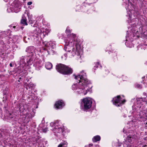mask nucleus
<instances>
[{"label": "nucleus", "mask_w": 147, "mask_h": 147, "mask_svg": "<svg viewBox=\"0 0 147 147\" xmlns=\"http://www.w3.org/2000/svg\"><path fill=\"white\" fill-rule=\"evenodd\" d=\"M76 35L73 34L68 35L66 39L65 40V45L64 50L68 52L67 54L69 57H72L76 55L78 56V58H80V55L82 51L80 46L78 44L76 40Z\"/></svg>", "instance_id": "obj_1"}, {"label": "nucleus", "mask_w": 147, "mask_h": 147, "mask_svg": "<svg viewBox=\"0 0 147 147\" xmlns=\"http://www.w3.org/2000/svg\"><path fill=\"white\" fill-rule=\"evenodd\" d=\"M76 80L78 83L72 85V90L78 94L86 95L89 91V82L86 79H81L80 76L76 77Z\"/></svg>", "instance_id": "obj_2"}, {"label": "nucleus", "mask_w": 147, "mask_h": 147, "mask_svg": "<svg viewBox=\"0 0 147 147\" xmlns=\"http://www.w3.org/2000/svg\"><path fill=\"white\" fill-rule=\"evenodd\" d=\"M56 69L59 72L64 75L69 74L72 73V70L71 68L61 64L57 65Z\"/></svg>", "instance_id": "obj_3"}, {"label": "nucleus", "mask_w": 147, "mask_h": 147, "mask_svg": "<svg viewBox=\"0 0 147 147\" xmlns=\"http://www.w3.org/2000/svg\"><path fill=\"white\" fill-rule=\"evenodd\" d=\"M92 101L91 98L88 97L83 99L81 103V109L84 111L89 109L92 106Z\"/></svg>", "instance_id": "obj_4"}, {"label": "nucleus", "mask_w": 147, "mask_h": 147, "mask_svg": "<svg viewBox=\"0 0 147 147\" xmlns=\"http://www.w3.org/2000/svg\"><path fill=\"white\" fill-rule=\"evenodd\" d=\"M50 125L52 128L51 129L55 133L62 132L63 131L62 127V124L60 121H57L55 122H51Z\"/></svg>", "instance_id": "obj_5"}, {"label": "nucleus", "mask_w": 147, "mask_h": 147, "mask_svg": "<svg viewBox=\"0 0 147 147\" xmlns=\"http://www.w3.org/2000/svg\"><path fill=\"white\" fill-rule=\"evenodd\" d=\"M20 8V5L18 2L17 1H15L12 3L9 8L7 9V11L9 12L13 11L17 12L19 11Z\"/></svg>", "instance_id": "obj_6"}, {"label": "nucleus", "mask_w": 147, "mask_h": 147, "mask_svg": "<svg viewBox=\"0 0 147 147\" xmlns=\"http://www.w3.org/2000/svg\"><path fill=\"white\" fill-rule=\"evenodd\" d=\"M50 30L49 29L46 28L45 29L42 27L41 26L39 27L38 25V27L36 29L35 33L37 35L42 34L43 36L47 35L49 32Z\"/></svg>", "instance_id": "obj_7"}, {"label": "nucleus", "mask_w": 147, "mask_h": 147, "mask_svg": "<svg viewBox=\"0 0 147 147\" xmlns=\"http://www.w3.org/2000/svg\"><path fill=\"white\" fill-rule=\"evenodd\" d=\"M136 136L134 135L128 136L126 140L124 142L123 146L127 147H136L131 145L130 142L133 140H134L136 138Z\"/></svg>", "instance_id": "obj_8"}, {"label": "nucleus", "mask_w": 147, "mask_h": 147, "mask_svg": "<svg viewBox=\"0 0 147 147\" xmlns=\"http://www.w3.org/2000/svg\"><path fill=\"white\" fill-rule=\"evenodd\" d=\"M113 104L117 106H119L123 104L125 101L124 99H122L120 96H118L116 97H114L113 99Z\"/></svg>", "instance_id": "obj_9"}, {"label": "nucleus", "mask_w": 147, "mask_h": 147, "mask_svg": "<svg viewBox=\"0 0 147 147\" xmlns=\"http://www.w3.org/2000/svg\"><path fill=\"white\" fill-rule=\"evenodd\" d=\"M64 103L62 100H59L56 102L55 105V107L57 109L62 108L64 106Z\"/></svg>", "instance_id": "obj_10"}, {"label": "nucleus", "mask_w": 147, "mask_h": 147, "mask_svg": "<svg viewBox=\"0 0 147 147\" xmlns=\"http://www.w3.org/2000/svg\"><path fill=\"white\" fill-rule=\"evenodd\" d=\"M146 101V98L143 99L142 98H138L137 99L136 104L137 107L138 108H140L142 105V103L145 102Z\"/></svg>", "instance_id": "obj_11"}, {"label": "nucleus", "mask_w": 147, "mask_h": 147, "mask_svg": "<svg viewBox=\"0 0 147 147\" xmlns=\"http://www.w3.org/2000/svg\"><path fill=\"white\" fill-rule=\"evenodd\" d=\"M26 51L29 54L31 53L30 56L32 55L34 53V48L33 47H30L27 48Z\"/></svg>", "instance_id": "obj_12"}, {"label": "nucleus", "mask_w": 147, "mask_h": 147, "mask_svg": "<svg viewBox=\"0 0 147 147\" xmlns=\"http://www.w3.org/2000/svg\"><path fill=\"white\" fill-rule=\"evenodd\" d=\"M74 76H75V78L76 79V77H77L78 76H80V78L81 79H86L88 81V80L85 78L86 75V73L84 72L83 71H82L80 72V74L77 76H76L75 75H74Z\"/></svg>", "instance_id": "obj_13"}, {"label": "nucleus", "mask_w": 147, "mask_h": 147, "mask_svg": "<svg viewBox=\"0 0 147 147\" xmlns=\"http://www.w3.org/2000/svg\"><path fill=\"white\" fill-rule=\"evenodd\" d=\"M130 36H129V35H127L126 36V41H132L133 40V38L134 37V34H133L131 35V34H130Z\"/></svg>", "instance_id": "obj_14"}, {"label": "nucleus", "mask_w": 147, "mask_h": 147, "mask_svg": "<svg viewBox=\"0 0 147 147\" xmlns=\"http://www.w3.org/2000/svg\"><path fill=\"white\" fill-rule=\"evenodd\" d=\"M45 67L48 69H51L52 67V64L50 62H47L45 64Z\"/></svg>", "instance_id": "obj_15"}, {"label": "nucleus", "mask_w": 147, "mask_h": 147, "mask_svg": "<svg viewBox=\"0 0 147 147\" xmlns=\"http://www.w3.org/2000/svg\"><path fill=\"white\" fill-rule=\"evenodd\" d=\"M67 142L63 141L59 144L58 147H66L67 146Z\"/></svg>", "instance_id": "obj_16"}, {"label": "nucleus", "mask_w": 147, "mask_h": 147, "mask_svg": "<svg viewBox=\"0 0 147 147\" xmlns=\"http://www.w3.org/2000/svg\"><path fill=\"white\" fill-rule=\"evenodd\" d=\"M100 140V137L99 136H96L94 137L92 139L93 141L95 142L99 141Z\"/></svg>", "instance_id": "obj_17"}, {"label": "nucleus", "mask_w": 147, "mask_h": 147, "mask_svg": "<svg viewBox=\"0 0 147 147\" xmlns=\"http://www.w3.org/2000/svg\"><path fill=\"white\" fill-rule=\"evenodd\" d=\"M26 19H22L21 20V23L24 24H25L26 25H27V24L26 22Z\"/></svg>", "instance_id": "obj_18"}, {"label": "nucleus", "mask_w": 147, "mask_h": 147, "mask_svg": "<svg viewBox=\"0 0 147 147\" xmlns=\"http://www.w3.org/2000/svg\"><path fill=\"white\" fill-rule=\"evenodd\" d=\"M31 58L30 57H28V58L27 59L26 62H27V63L28 64H30V62H31Z\"/></svg>", "instance_id": "obj_19"}, {"label": "nucleus", "mask_w": 147, "mask_h": 147, "mask_svg": "<svg viewBox=\"0 0 147 147\" xmlns=\"http://www.w3.org/2000/svg\"><path fill=\"white\" fill-rule=\"evenodd\" d=\"M144 117H146L147 118V111H144Z\"/></svg>", "instance_id": "obj_20"}, {"label": "nucleus", "mask_w": 147, "mask_h": 147, "mask_svg": "<svg viewBox=\"0 0 147 147\" xmlns=\"http://www.w3.org/2000/svg\"><path fill=\"white\" fill-rule=\"evenodd\" d=\"M143 114H144V111L140 112V115L141 117H144Z\"/></svg>", "instance_id": "obj_21"}, {"label": "nucleus", "mask_w": 147, "mask_h": 147, "mask_svg": "<svg viewBox=\"0 0 147 147\" xmlns=\"http://www.w3.org/2000/svg\"><path fill=\"white\" fill-rule=\"evenodd\" d=\"M13 114L9 113V115L8 116V118L9 119L10 118H13Z\"/></svg>", "instance_id": "obj_22"}, {"label": "nucleus", "mask_w": 147, "mask_h": 147, "mask_svg": "<svg viewBox=\"0 0 147 147\" xmlns=\"http://www.w3.org/2000/svg\"><path fill=\"white\" fill-rule=\"evenodd\" d=\"M67 57V54H65L63 56H61V58L64 59H66Z\"/></svg>", "instance_id": "obj_23"}, {"label": "nucleus", "mask_w": 147, "mask_h": 147, "mask_svg": "<svg viewBox=\"0 0 147 147\" xmlns=\"http://www.w3.org/2000/svg\"><path fill=\"white\" fill-rule=\"evenodd\" d=\"M136 87L138 88H142V86L140 85L137 84L136 85Z\"/></svg>", "instance_id": "obj_24"}, {"label": "nucleus", "mask_w": 147, "mask_h": 147, "mask_svg": "<svg viewBox=\"0 0 147 147\" xmlns=\"http://www.w3.org/2000/svg\"><path fill=\"white\" fill-rule=\"evenodd\" d=\"M144 83L146 84L147 85H146L145 86H147V76H146V78H145V80L144 81Z\"/></svg>", "instance_id": "obj_25"}, {"label": "nucleus", "mask_w": 147, "mask_h": 147, "mask_svg": "<svg viewBox=\"0 0 147 147\" xmlns=\"http://www.w3.org/2000/svg\"><path fill=\"white\" fill-rule=\"evenodd\" d=\"M66 32H71V30L69 29L68 28H67L66 30Z\"/></svg>", "instance_id": "obj_26"}, {"label": "nucleus", "mask_w": 147, "mask_h": 147, "mask_svg": "<svg viewBox=\"0 0 147 147\" xmlns=\"http://www.w3.org/2000/svg\"><path fill=\"white\" fill-rule=\"evenodd\" d=\"M47 129L45 128V129H43L42 131H43V132H46L47 131Z\"/></svg>", "instance_id": "obj_27"}, {"label": "nucleus", "mask_w": 147, "mask_h": 147, "mask_svg": "<svg viewBox=\"0 0 147 147\" xmlns=\"http://www.w3.org/2000/svg\"><path fill=\"white\" fill-rule=\"evenodd\" d=\"M32 2H31V1H30V2H28V3H27V4H28V5H30L31 4H32Z\"/></svg>", "instance_id": "obj_28"}, {"label": "nucleus", "mask_w": 147, "mask_h": 147, "mask_svg": "<svg viewBox=\"0 0 147 147\" xmlns=\"http://www.w3.org/2000/svg\"><path fill=\"white\" fill-rule=\"evenodd\" d=\"M44 44H45V46L46 47H48V45L47 44H47V42H45L44 43Z\"/></svg>", "instance_id": "obj_29"}, {"label": "nucleus", "mask_w": 147, "mask_h": 147, "mask_svg": "<svg viewBox=\"0 0 147 147\" xmlns=\"http://www.w3.org/2000/svg\"><path fill=\"white\" fill-rule=\"evenodd\" d=\"M118 146H121V144H120V143L119 142H118Z\"/></svg>", "instance_id": "obj_30"}, {"label": "nucleus", "mask_w": 147, "mask_h": 147, "mask_svg": "<svg viewBox=\"0 0 147 147\" xmlns=\"http://www.w3.org/2000/svg\"><path fill=\"white\" fill-rule=\"evenodd\" d=\"M9 65L10 67H12L13 66L12 64L11 63H10L9 64Z\"/></svg>", "instance_id": "obj_31"}, {"label": "nucleus", "mask_w": 147, "mask_h": 147, "mask_svg": "<svg viewBox=\"0 0 147 147\" xmlns=\"http://www.w3.org/2000/svg\"><path fill=\"white\" fill-rule=\"evenodd\" d=\"M145 126L146 127H147V122L145 124Z\"/></svg>", "instance_id": "obj_32"}, {"label": "nucleus", "mask_w": 147, "mask_h": 147, "mask_svg": "<svg viewBox=\"0 0 147 147\" xmlns=\"http://www.w3.org/2000/svg\"><path fill=\"white\" fill-rule=\"evenodd\" d=\"M115 143H113V146H115Z\"/></svg>", "instance_id": "obj_33"}, {"label": "nucleus", "mask_w": 147, "mask_h": 147, "mask_svg": "<svg viewBox=\"0 0 147 147\" xmlns=\"http://www.w3.org/2000/svg\"><path fill=\"white\" fill-rule=\"evenodd\" d=\"M34 27H36V26L35 24H34L33 26Z\"/></svg>", "instance_id": "obj_34"}, {"label": "nucleus", "mask_w": 147, "mask_h": 147, "mask_svg": "<svg viewBox=\"0 0 147 147\" xmlns=\"http://www.w3.org/2000/svg\"><path fill=\"white\" fill-rule=\"evenodd\" d=\"M1 49H0V55L1 54Z\"/></svg>", "instance_id": "obj_35"}, {"label": "nucleus", "mask_w": 147, "mask_h": 147, "mask_svg": "<svg viewBox=\"0 0 147 147\" xmlns=\"http://www.w3.org/2000/svg\"><path fill=\"white\" fill-rule=\"evenodd\" d=\"M97 63V65H98L99 64V63H98H98Z\"/></svg>", "instance_id": "obj_36"}, {"label": "nucleus", "mask_w": 147, "mask_h": 147, "mask_svg": "<svg viewBox=\"0 0 147 147\" xmlns=\"http://www.w3.org/2000/svg\"><path fill=\"white\" fill-rule=\"evenodd\" d=\"M129 19H130L131 16H129Z\"/></svg>", "instance_id": "obj_37"}, {"label": "nucleus", "mask_w": 147, "mask_h": 147, "mask_svg": "<svg viewBox=\"0 0 147 147\" xmlns=\"http://www.w3.org/2000/svg\"><path fill=\"white\" fill-rule=\"evenodd\" d=\"M15 27H16V26H13V28H15Z\"/></svg>", "instance_id": "obj_38"}, {"label": "nucleus", "mask_w": 147, "mask_h": 147, "mask_svg": "<svg viewBox=\"0 0 147 147\" xmlns=\"http://www.w3.org/2000/svg\"><path fill=\"white\" fill-rule=\"evenodd\" d=\"M116 146V147H117V145L116 146Z\"/></svg>", "instance_id": "obj_39"}]
</instances>
